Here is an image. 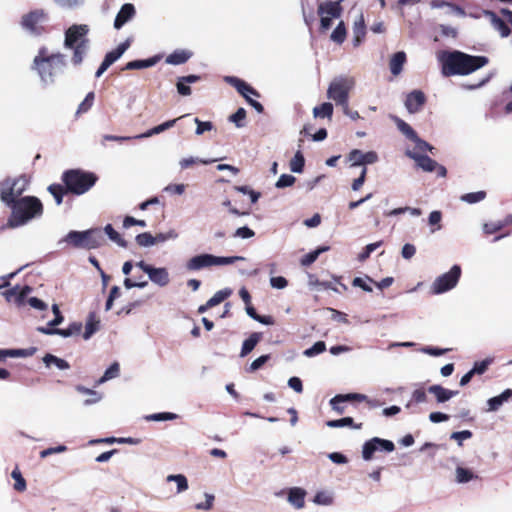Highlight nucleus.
<instances>
[{
	"instance_id": "21",
	"label": "nucleus",
	"mask_w": 512,
	"mask_h": 512,
	"mask_svg": "<svg viewBox=\"0 0 512 512\" xmlns=\"http://www.w3.org/2000/svg\"><path fill=\"white\" fill-rule=\"evenodd\" d=\"M135 14L136 10L133 4H124L116 15L114 27L116 29H120L123 25L130 21L135 16Z\"/></svg>"
},
{
	"instance_id": "1",
	"label": "nucleus",
	"mask_w": 512,
	"mask_h": 512,
	"mask_svg": "<svg viewBox=\"0 0 512 512\" xmlns=\"http://www.w3.org/2000/svg\"><path fill=\"white\" fill-rule=\"evenodd\" d=\"M444 76L466 75L483 67L488 60L484 56H471L460 51H442L437 55Z\"/></svg>"
},
{
	"instance_id": "15",
	"label": "nucleus",
	"mask_w": 512,
	"mask_h": 512,
	"mask_svg": "<svg viewBox=\"0 0 512 512\" xmlns=\"http://www.w3.org/2000/svg\"><path fill=\"white\" fill-rule=\"evenodd\" d=\"M406 155L412 158L418 167L426 172H432L436 168L439 170V175L445 176L446 169L443 166H438L437 162L426 155H422L418 152L407 151Z\"/></svg>"
},
{
	"instance_id": "63",
	"label": "nucleus",
	"mask_w": 512,
	"mask_h": 512,
	"mask_svg": "<svg viewBox=\"0 0 512 512\" xmlns=\"http://www.w3.org/2000/svg\"><path fill=\"white\" fill-rule=\"evenodd\" d=\"M413 142L415 143V151L414 152H418L421 154L422 152L433 150V147L429 143L420 139L418 136H417V139L413 140Z\"/></svg>"
},
{
	"instance_id": "36",
	"label": "nucleus",
	"mask_w": 512,
	"mask_h": 512,
	"mask_svg": "<svg viewBox=\"0 0 512 512\" xmlns=\"http://www.w3.org/2000/svg\"><path fill=\"white\" fill-rule=\"evenodd\" d=\"M328 250H329L328 246H321V247L317 248L316 250L306 254L300 260L301 265L302 266H309V265H311L312 263H314L317 260V258L319 257V255L321 253H324V252H326Z\"/></svg>"
},
{
	"instance_id": "6",
	"label": "nucleus",
	"mask_w": 512,
	"mask_h": 512,
	"mask_svg": "<svg viewBox=\"0 0 512 512\" xmlns=\"http://www.w3.org/2000/svg\"><path fill=\"white\" fill-rule=\"evenodd\" d=\"M62 180L66 185L67 191L76 195L86 193L97 181L95 174L81 170L66 171Z\"/></svg>"
},
{
	"instance_id": "24",
	"label": "nucleus",
	"mask_w": 512,
	"mask_h": 512,
	"mask_svg": "<svg viewBox=\"0 0 512 512\" xmlns=\"http://www.w3.org/2000/svg\"><path fill=\"white\" fill-rule=\"evenodd\" d=\"M512 397V390L506 389L500 395L490 398L487 401L489 412L497 411L505 402Z\"/></svg>"
},
{
	"instance_id": "34",
	"label": "nucleus",
	"mask_w": 512,
	"mask_h": 512,
	"mask_svg": "<svg viewBox=\"0 0 512 512\" xmlns=\"http://www.w3.org/2000/svg\"><path fill=\"white\" fill-rule=\"evenodd\" d=\"M43 362L47 367L55 365L60 370H66L69 369L70 367L69 363L66 360L58 358L52 354H46L43 357Z\"/></svg>"
},
{
	"instance_id": "38",
	"label": "nucleus",
	"mask_w": 512,
	"mask_h": 512,
	"mask_svg": "<svg viewBox=\"0 0 512 512\" xmlns=\"http://www.w3.org/2000/svg\"><path fill=\"white\" fill-rule=\"evenodd\" d=\"M305 165V159L301 151H297L290 160L289 167L294 173H302Z\"/></svg>"
},
{
	"instance_id": "33",
	"label": "nucleus",
	"mask_w": 512,
	"mask_h": 512,
	"mask_svg": "<svg viewBox=\"0 0 512 512\" xmlns=\"http://www.w3.org/2000/svg\"><path fill=\"white\" fill-rule=\"evenodd\" d=\"M100 321L94 316L89 315L87 322L85 324V332L83 334V338L88 340L91 336L99 330Z\"/></svg>"
},
{
	"instance_id": "32",
	"label": "nucleus",
	"mask_w": 512,
	"mask_h": 512,
	"mask_svg": "<svg viewBox=\"0 0 512 512\" xmlns=\"http://www.w3.org/2000/svg\"><path fill=\"white\" fill-rule=\"evenodd\" d=\"M333 114V105L330 102H324L313 108V116L315 118H331Z\"/></svg>"
},
{
	"instance_id": "41",
	"label": "nucleus",
	"mask_w": 512,
	"mask_h": 512,
	"mask_svg": "<svg viewBox=\"0 0 512 512\" xmlns=\"http://www.w3.org/2000/svg\"><path fill=\"white\" fill-rule=\"evenodd\" d=\"M81 330L82 324L80 322H74L70 324L66 329H57L56 334L66 338L79 335Z\"/></svg>"
},
{
	"instance_id": "53",
	"label": "nucleus",
	"mask_w": 512,
	"mask_h": 512,
	"mask_svg": "<svg viewBox=\"0 0 512 512\" xmlns=\"http://www.w3.org/2000/svg\"><path fill=\"white\" fill-rule=\"evenodd\" d=\"M246 118V110L244 108H239L234 114L229 117V120L236 125V127L241 128L244 126V120Z\"/></svg>"
},
{
	"instance_id": "42",
	"label": "nucleus",
	"mask_w": 512,
	"mask_h": 512,
	"mask_svg": "<svg viewBox=\"0 0 512 512\" xmlns=\"http://www.w3.org/2000/svg\"><path fill=\"white\" fill-rule=\"evenodd\" d=\"M135 241L140 247H145V248L152 247V246L156 245L155 236H153L149 232H144V233L138 234L135 238Z\"/></svg>"
},
{
	"instance_id": "54",
	"label": "nucleus",
	"mask_w": 512,
	"mask_h": 512,
	"mask_svg": "<svg viewBox=\"0 0 512 512\" xmlns=\"http://www.w3.org/2000/svg\"><path fill=\"white\" fill-rule=\"evenodd\" d=\"M11 477L15 480V490L24 491L26 489V481L22 477L21 472L17 468L12 471Z\"/></svg>"
},
{
	"instance_id": "61",
	"label": "nucleus",
	"mask_w": 512,
	"mask_h": 512,
	"mask_svg": "<svg viewBox=\"0 0 512 512\" xmlns=\"http://www.w3.org/2000/svg\"><path fill=\"white\" fill-rule=\"evenodd\" d=\"M472 437V432L469 430H463L458 432H453L450 435V438L457 441L459 446H462V441L470 439Z\"/></svg>"
},
{
	"instance_id": "49",
	"label": "nucleus",
	"mask_w": 512,
	"mask_h": 512,
	"mask_svg": "<svg viewBox=\"0 0 512 512\" xmlns=\"http://www.w3.org/2000/svg\"><path fill=\"white\" fill-rule=\"evenodd\" d=\"M456 481L458 483H467L473 479L474 475L472 471L465 469L463 467L456 468Z\"/></svg>"
},
{
	"instance_id": "50",
	"label": "nucleus",
	"mask_w": 512,
	"mask_h": 512,
	"mask_svg": "<svg viewBox=\"0 0 512 512\" xmlns=\"http://www.w3.org/2000/svg\"><path fill=\"white\" fill-rule=\"evenodd\" d=\"M296 178L290 174H282L277 182L275 183V187L278 189H283L286 187H291L294 185Z\"/></svg>"
},
{
	"instance_id": "58",
	"label": "nucleus",
	"mask_w": 512,
	"mask_h": 512,
	"mask_svg": "<svg viewBox=\"0 0 512 512\" xmlns=\"http://www.w3.org/2000/svg\"><path fill=\"white\" fill-rule=\"evenodd\" d=\"M371 282H373V280L368 276H366L365 278L356 277L353 280L352 285L355 287H360L361 289H363L366 292H371L372 287L368 284Z\"/></svg>"
},
{
	"instance_id": "9",
	"label": "nucleus",
	"mask_w": 512,
	"mask_h": 512,
	"mask_svg": "<svg viewBox=\"0 0 512 512\" xmlns=\"http://www.w3.org/2000/svg\"><path fill=\"white\" fill-rule=\"evenodd\" d=\"M355 80L352 77L339 76L334 78L327 89L328 99L342 107L349 103V92L354 87Z\"/></svg>"
},
{
	"instance_id": "39",
	"label": "nucleus",
	"mask_w": 512,
	"mask_h": 512,
	"mask_svg": "<svg viewBox=\"0 0 512 512\" xmlns=\"http://www.w3.org/2000/svg\"><path fill=\"white\" fill-rule=\"evenodd\" d=\"M120 374V365L118 362H114L111 366L106 369L103 376L98 380V384H103L106 381L117 378Z\"/></svg>"
},
{
	"instance_id": "57",
	"label": "nucleus",
	"mask_w": 512,
	"mask_h": 512,
	"mask_svg": "<svg viewBox=\"0 0 512 512\" xmlns=\"http://www.w3.org/2000/svg\"><path fill=\"white\" fill-rule=\"evenodd\" d=\"M32 292V287L28 286V285H25L23 286L20 291L18 292V294L16 295L15 299L13 302H15V304L17 306H23L25 301H26V298L27 296Z\"/></svg>"
},
{
	"instance_id": "60",
	"label": "nucleus",
	"mask_w": 512,
	"mask_h": 512,
	"mask_svg": "<svg viewBox=\"0 0 512 512\" xmlns=\"http://www.w3.org/2000/svg\"><path fill=\"white\" fill-rule=\"evenodd\" d=\"M492 361V358H486L481 362H476L474 367L471 369V372L473 374H483L487 370L488 366L492 363Z\"/></svg>"
},
{
	"instance_id": "44",
	"label": "nucleus",
	"mask_w": 512,
	"mask_h": 512,
	"mask_svg": "<svg viewBox=\"0 0 512 512\" xmlns=\"http://www.w3.org/2000/svg\"><path fill=\"white\" fill-rule=\"evenodd\" d=\"M105 234L109 237V239L115 242L117 245L121 247H126V241L120 236V234L114 230L111 224H107L104 227Z\"/></svg>"
},
{
	"instance_id": "2",
	"label": "nucleus",
	"mask_w": 512,
	"mask_h": 512,
	"mask_svg": "<svg viewBox=\"0 0 512 512\" xmlns=\"http://www.w3.org/2000/svg\"><path fill=\"white\" fill-rule=\"evenodd\" d=\"M66 66L65 56L61 53H50L48 48L41 47L34 57L32 68L39 75L42 83L52 84Z\"/></svg>"
},
{
	"instance_id": "27",
	"label": "nucleus",
	"mask_w": 512,
	"mask_h": 512,
	"mask_svg": "<svg viewBox=\"0 0 512 512\" xmlns=\"http://www.w3.org/2000/svg\"><path fill=\"white\" fill-rule=\"evenodd\" d=\"M192 53L187 50H176L166 57V63L170 65H180L188 61Z\"/></svg>"
},
{
	"instance_id": "16",
	"label": "nucleus",
	"mask_w": 512,
	"mask_h": 512,
	"mask_svg": "<svg viewBox=\"0 0 512 512\" xmlns=\"http://www.w3.org/2000/svg\"><path fill=\"white\" fill-rule=\"evenodd\" d=\"M348 160L353 167L374 164L378 161V155L374 151L362 152L359 149H353L348 155Z\"/></svg>"
},
{
	"instance_id": "12",
	"label": "nucleus",
	"mask_w": 512,
	"mask_h": 512,
	"mask_svg": "<svg viewBox=\"0 0 512 512\" xmlns=\"http://www.w3.org/2000/svg\"><path fill=\"white\" fill-rule=\"evenodd\" d=\"M47 22V14L43 10H35L23 17L22 25L31 34L39 35Z\"/></svg>"
},
{
	"instance_id": "64",
	"label": "nucleus",
	"mask_w": 512,
	"mask_h": 512,
	"mask_svg": "<svg viewBox=\"0 0 512 512\" xmlns=\"http://www.w3.org/2000/svg\"><path fill=\"white\" fill-rule=\"evenodd\" d=\"M254 235L255 232L246 226L238 228L234 233V237L241 239H249L252 238Z\"/></svg>"
},
{
	"instance_id": "23",
	"label": "nucleus",
	"mask_w": 512,
	"mask_h": 512,
	"mask_svg": "<svg viewBox=\"0 0 512 512\" xmlns=\"http://www.w3.org/2000/svg\"><path fill=\"white\" fill-rule=\"evenodd\" d=\"M186 115H184L185 117ZM181 118H183V116L179 117V118H176V119H172V120H168L160 125H157L151 129H149L148 131L142 133V134H139L137 136H135L134 138H137V139H141V138H148V137H151L153 135H157V134H160L170 128H172L176 122L178 120H180Z\"/></svg>"
},
{
	"instance_id": "52",
	"label": "nucleus",
	"mask_w": 512,
	"mask_h": 512,
	"mask_svg": "<svg viewBox=\"0 0 512 512\" xmlns=\"http://www.w3.org/2000/svg\"><path fill=\"white\" fill-rule=\"evenodd\" d=\"M326 350V344L323 341L316 342L312 347L306 349L303 354L306 357H314L318 354H321Z\"/></svg>"
},
{
	"instance_id": "48",
	"label": "nucleus",
	"mask_w": 512,
	"mask_h": 512,
	"mask_svg": "<svg viewBox=\"0 0 512 512\" xmlns=\"http://www.w3.org/2000/svg\"><path fill=\"white\" fill-rule=\"evenodd\" d=\"M48 191L54 197L57 205H60L63 201V195L66 193V190L59 184H52L48 187Z\"/></svg>"
},
{
	"instance_id": "56",
	"label": "nucleus",
	"mask_w": 512,
	"mask_h": 512,
	"mask_svg": "<svg viewBox=\"0 0 512 512\" xmlns=\"http://www.w3.org/2000/svg\"><path fill=\"white\" fill-rule=\"evenodd\" d=\"M441 219H442V214L440 211L438 210H435V211H432L430 214H429V217H428V223L431 225V226H436L435 228H433L431 230L432 233H434L435 231H438L441 229V225H440V222H441Z\"/></svg>"
},
{
	"instance_id": "26",
	"label": "nucleus",
	"mask_w": 512,
	"mask_h": 512,
	"mask_svg": "<svg viewBox=\"0 0 512 512\" xmlns=\"http://www.w3.org/2000/svg\"><path fill=\"white\" fill-rule=\"evenodd\" d=\"M130 42L126 40L125 42L118 45V47L105 55L104 62L111 66L115 63L129 48Z\"/></svg>"
},
{
	"instance_id": "59",
	"label": "nucleus",
	"mask_w": 512,
	"mask_h": 512,
	"mask_svg": "<svg viewBox=\"0 0 512 512\" xmlns=\"http://www.w3.org/2000/svg\"><path fill=\"white\" fill-rule=\"evenodd\" d=\"M194 122L197 125L196 131H195L196 135H202L203 133H205L207 131H211L214 128L212 122H210V121L204 122V121L199 120L198 118H195Z\"/></svg>"
},
{
	"instance_id": "7",
	"label": "nucleus",
	"mask_w": 512,
	"mask_h": 512,
	"mask_svg": "<svg viewBox=\"0 0 512 512\" xmlns=\"http://www.w3.org/2000/svg\"><path fill=\"white\" fill-rule=\"evenodd\" d=\"M104 237L100 229L70 231L61 242H67L76 248L95 249L103 245Z\"/></svg>"
},
{
	"instance_id": "35",
	"label": "nucleus",
	"mask_w": 512,
	"mask_h": 512,
	"mask_svg": "<svg viewBox=\"0 0 512 512\" xmlns=\"http://www.w3.org/2000/svg\"><path fill=\"white\" fill-rule=\"evenodd\" d=\"M347 31L345 24L342 20H340L336 26V28L333 30V32L330 35V39L337 43L341 44L346 39Z\"/></svg>"
},
{
	"instance_id": "10",
	"label": "nucleus",
	"mask_w": 512,
	"mask_h": 512,
	"mask_svg": "<svg viewBox=\"0 0 512 512\" xmlns=\"http://www.w3.org/2000/svg\"><path fill=\"white\" fill-rule=\"evenodd\" d=\"M343 9L339 2L323 1L318 4L317 13L320 18V30L325 32L332 27L333 20H341Z\"/></svg>"
},
{
	"instance_id": "43",
	"label": "nucleus",
	"mask_w": 512,
	"mask_h": 512,
	"mask_svg": "<svg viewBox=\"0 0 512 512\" xmlns=\"http://www.w3.org/2000/svg\"><path fill=\"white\" fill-rule=\"evenodd\" d=\"M353 422L354 421L351 417H344L338 420H330L326 423V425L331 428H341L345 426H352L355 429L361 428V424L353 425Z\"/></svg>"
},
{
	"instance_id": "3",
	"label": "nucleus",
	"mask_w": 512,
	"mask_h": 512,
	"mask_svg": "<svg viewBox=\"0 0 512 512\" xmlns=\"http://www.w3.org/2000/svg\"><path fill=\"white\" fill-rule=\"evenodd\" d=\"M8 206L12 209L8 219V226L11 228L23 226L43 214V205L35 196L21 197Z\"/></svg>"
},
{
	"instance_id": "5",
	"label": "nucleus",
	"mask_w": 512,
	"mask_h": 512,
	"mask_svg": "<svg viewBox=\"0 0 512 512\" xmlns=\"http://www.w3.org/2000/svg\"><path fill=\"white\" fill-rule=\"evenodd\" d=\"M243 260H245L243 256H216L209 253H201L189 258L185 263V269L188 272H198L213 266H225Z\"/></svg>"
},
{
	"instance_id": "13",
	"label": "nucleus",
	"mask_w": 512,
	"mask_h": 512,
	"mask_svg": "<svg viewBox=\"0 0 512 512\" xmlns=\"http://www.w3.org/2000/svg\"><path fill=\"white\" fill-rule=\"evenodd\" d=\"M394 449L395 446L392 441L374 437L364 443L362 448V457L365 461H369L372 459L373 454L376 451L392 452Z\"/></svg>"
},
{
	"instance_id": "28",
	"label": "nucleus",
	"mask_w": 512,
	"mask_h": 512,
	"mask_svg": "<svg viewBox=\"0 0 512 512\" xmlns=\"http://www.w3.org/2000/svg\"><path fill=\"white\" fill-rule=\"evenodd\" d=\"M406 62V54L403 51L395 53L389 63L390 71L394 76L401 73L403 65Z\"/></svg>"
},
{
	"instance_id": "20",
	"label": "nucleus",
	"mask_w": 512,
	"mask_h": 512,
	"mask_svg": "<svg viewBox=\"0 0 512 512\" xmlns=\"http://www.w3.org/2000/svg\"><path fill=\"white\" fill-rule=\"evenodd\" d=\"M424 103H425L424 93L419 90H414L413 92L408 94L406 101H405V107L409 113L413 114V113L418 112Z\"/></svg>"
},
{
	"instance_id": "29",
	"label": "nucleus",
	"mask_w": 512,
	"mask_h": 512,
	"mask_svg": "<svg viewBox=\"0 0 512 512\" xmlns=\"http://www.w3.org/2000/svg\"><path fill=\"white\" fill-rule=\"evenodd\" d=\"M390 117L395 122L399 131L402 134H404L408 139H410L411 141H413L414 139H417V136H418L417 133L413 130V128L409 124H407L405 121H403L402 119H400L397 116L391 115Z\"/></svg>"
},
{
	"instance_id": "30",
	"label": "nucleus",
	"mask_w": 512,
	"mask_h": 512,
	"mask_svg": "<svg viewBox=\"0 0 512 512\" xmlns=\"http://www.w3.org/2000/svg\"><path fill=\"white\" fill-rule=\"evenodd\" d=\"M159 60L158 56L145 59V60H134L128 62L124 69L126 70H135V69H145L154 66Z\"/></svg>"
},
{
	"instance_id": "11",
	"label": "nucleus",
	"mask_w": 512,
	"mask_h": 512,
	"mask_svg": "<svg viewBox=\"0 0 512 512\" xmlns=\"http://www.w3.org/2000/svg\"><path fill=\"white\" fill-rule=\"evenodd\" d=\"M461 276L459 265H453L451 269L438 276L432 283L430 289L434 295H440L456 287Z\"/></svg>"
},
{
	"instance_id": "8",
	"label": "nucleus",
	"mask_w": 512,
	"mask_h": 512,
	"mask_svg": "<svg viewBox=\"0 0 512 512\" xmlns=\"http://www.w3.org/2000/svg\"><path fill=\"white\" fill-rule=\"evenodd\" d=\"M30 184V177L27 175H20L17 178H7L0 183V199L6 205L16 200L24 191L27 190Z\"/></svg>"
},
{
	"instance_id": "31",
	"label": "nucleus",
	"mask_w": 512,
	"mask_h": 512,
	"mask_svg": "<svg viewBox=\"0 0 512 512\" xmlns=\"http://www.w3.org/2000/svg\"><path fill=\"white\" fill-rule=\"evenodd\" d=\"M262 334L259 332H254L250 335L248 339H246L243 342L242 349H241V357L246 356L249 354L255 346L258 344V342L261 340Z\"/></svg>"
},
{
	"instance_id": "25",
	"label": "nucleus",
	"mask_w": 512,
	"mask_h": 512,
	"mask_svg": "<svg viewBox=\"0 0 512 512\" xmlns=\"http://www.w3.org/2000/svg\"><path fill=\"white\" fill-rule=\"evenodd\" d=\"M306 492L298 487L291 488L288 493V502L296 509H302L305 505Z\"/></svg>"
},
{
	"instance_id": "40",
	"label": "nucleus",
	"mask_w": 512,
	"mask_h": 512,
	"mask_svg": "<svg viewBox=\"0 0 512 512\" xmlns=\"http://www.w3.org/2000/svg\"><path fill=\"white\" fill-rule=\"evenodd\" d=\"M166 480L168 482H175L177 484V493H182L188 489V480L183 474L168 475Z\"/></svg>"
},
{
	"instance_id": "4",
	"label": "nucleus",
	"mask_w": 512,
	"mask_h": 512,
	"mask_svg": "<svg viewBox=\"0 0 512 512\" xmlns=\"http://www.w3.org/2000/svg\"><path fill=\"white\" fill-rule=\"evenodd\" d=\"M89 28L85 24L72 25L65 33L64 47L73 50L72 63L79 65L89 47L87 38Z\"/></svg>"
},
{
	"instance_id": "45",
	"label": "nucleus",
	"mask_w": 512,
	"mask_h": 512,
	"mask_svg": "<svg viewBox=\"0 0 512 512\" xmlns=\"http://www.w3.org/2000/svg\"><path fill=\"white\" fill-rule=\"evenodd\" d=\"M232 291L230 289H224L217 291L208 301L207 306L214 307L224 301L227 297L231 295Z\"/></svg>"
},
{
	"instance_id": "46",
	"label": "nucleus",
	"mask_w": 512,
	"mask_h": 512,
	"mask_svg": "<svg viewBox=\"0 0 512 512\" xmlns=\"http://www.w3.org/2000/svg\"><path fill=\"white\" fill-rule=\"evenodd\" d=\"M215 161L216 160H204V159L190 156V157L182 158L179 161V166L182 170H184V169L190 168L192 165L197 164V163H202V164L206 165V164H209V163H212Z\"/></svg>"
},
{
	"instance_id": "62",
	"label": "nucleus",
	"mask_w": 512,
	"mask_h": 512,
	"mask_svg": "<svg viewBox=\"0 0 512 512\" xmlns=\"http://www.w3.org/2000/svg\"><path fill=\"white\" fill-rule=\"evenodd\" d=\"M67 451V447L65 445H58L56 447H49L40 452L41 458H46L52 454H59Z\"/></svg>"
},
{
	"instance_id": "55",
	"label": "nucleus",
	"mask_w": 512,
	"mask_h": 512,
	"mask_svg": "<svg viewBox=\"0 0 512 512\" xmlns=\"http://www.w3.org/2000/svg\"><path fill=\"white\" fill-rule=\"evenodd\" d=\"M485 196H486L485 192L478 191V192L464 194L461 197V200L464 202L470 203V204H474V203L482 201L485 198Z\"/></svg>"
},
{
	"instance_id": "47",
	"label": "nucleus",
	"mask_w": 512,
	"mask_h": 512,
	"mask_svg": "<svg viewBox=\"0 0 512 512\" xmlns=\"http://www.w3.org/2000/svg\"><path fill=\"white\" fill-rule=\"evenodd\" d=\"M179 237L175 229H169L166 232H160L155 235V243H165L170 240H176Z\"/></svg>"
},
{
	"instance_id": "51",
	"label": "nucleus",
	"mask_w": 512,
	"mask_h": 512,
	"mask_svg": "<svg viewBox=\"0 0 512 512\" xmlns=\"http://www.w3.org/2000/svg\"><path fill=\"white\" fill-rule=\"evenodd\" d=\"M94 97V92H89L85 99L79 104L76 114L79 115L87 112L93 105Z\"/></svg>"
},
{
	"instance_id": "14",
	"label": "nucleus",
	"mask_w": 512,
	"mask_h": 512,
	"mask_svg": "<svg viewBox=\"0 0 512 512\" xmlns=\"http://www.w3.org/2000/svg\"><path fill=\"white\" fill-rule=\"evenodd\" d=\"M502 17H498L493 12H486L492 26L499 32L502 37H507L510 34V27H512V11L502 10Z\"/></svg>"
},
{
	"instance_id": "37",
	"label": "nucleus",
	"mask_w": 512,
	"mask_h": 512,
	"mask_svg": "<svg viewBox=\"0 0 512 512\" xmlns=\"http://www.w3.org/2000/svg\"><path fill=\"white\" fill-rule=\"evenodd\" d=\"M313 502L321 506H330L334 502V496L329 491H319L314 496Z\"/></svg>"
},
{
	"instance_id": "19",
	"label": "nucleus",
	"mask_w": 512,
	"mask_h": 512,
	"mask_svg": "<svg viewBox=\"0 0 512 512\" xmlns=\"http://www.w3.org/2000/svg\"><path fill=\"white\" fill-rule=\"evenodd\" d=\"M427 391L434 395L438 404L445 403L458 395V391L447 389L441 385L434 384L428 387Z\"/></svg>"
},
{
	"instance_id": "17",
	"label": "nucleus",
	"mask_w": 512,
	"mask_h": 512,
	"mask_svg": "<svg viewBox=\"0 0 512 512\" xmlns=\"http://www.w3.org/2000/svg\"><path fill=\"white\" fill-rule=\"evenodd\" d=\"M356 13L355 19L353 21V46L358 47L365 35H366V25L364 21L363 13L360 10H353Z\"/></svg>"
},
{
	"instance_id": "22",
	"label": "nucleus",
	"mask_w": 512,
	"mask_h": 512,
	"mask_svg": "<svg viewBox=\"0 0 512 512\" xmlns=\"http://www.w3.org/2000/svg\"><path fill=\"white\" fill-rule=\"evenodd\" d=\"M225 81L234 86L237 91L245 97V99L248 101V99H251L249 95L258 96V93L254 88H252L250 85H248L246 82L240 80L239 78L233 77V76H226Z\"/></svg>"
},
{
	"instance_id": "18",
	"label": "nucleus",
	"mask_w": 512,
	"mask_h": 512,
	"mask_svg": "<svg viewBox=\"0 0 512 512\" xmlns=\"http://www.w3.org/2000/svg\"><path fill=\"white\" fill-rule=\"evenodd\" d=\"M147 276L152 283L159 287H165L170 283V274L165 267L152 266Z\"/></svg>"
}]
</instances>
